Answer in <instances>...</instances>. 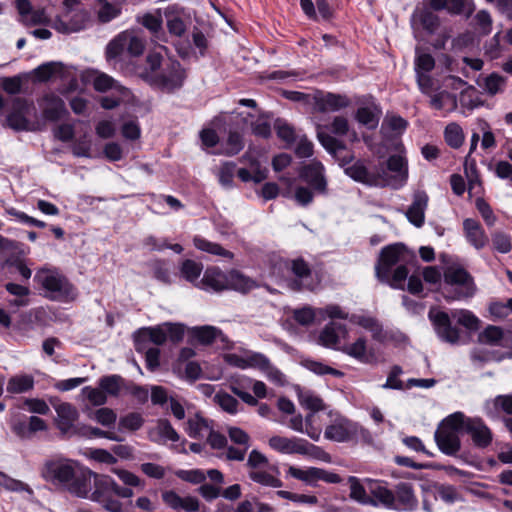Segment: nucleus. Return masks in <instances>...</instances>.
Returning <instances> with one entry per match:
<instances>
[{"mask_svg": "<svg viewBox=\"0 0 512 512\" xmlns=\"http://www.w3.org/2000/svg\"><path fill=\"white\" fill-rule=\"evenodd\" d=\"M92 478L94 480V491L91 493V500L100 503L108 512H123L121 502L115 497L131 498L133 490L130 487L120 486L110 476L99 475L90 470H75L74 477L69 481L66 488L78 497H88Z\"/></svg>", "mask_w": 512, "mask_h": 512, "instance_id": "f257e3e1", "label": "nucleus"}, {"mask_svg": "<svg viewBox=\"0 0 512 512\" xmlns=\"http://www.w3.org/2000/svg\"><path fill=\"white\" fill-rule=\"evenodd\" d=\"M416 259L414 252L402 243L383 247L375 265V274L379 281L394 288H402L409 271L407 265Z\"/></svg>", "mask_w": 512, "mask_h": 512, "instance_id": "f03ea898", "label": "nucleus"}, {"mask_svg": "<svg viewBox=\"0 0 512 512\" xmlns=\"http://www.w3.org/2000/svg\"><path fill=\"white\" fill-rule=\"evenodd\" d=\"M428 318L437 337L442 342L450 345H457L461 340V330L452 325V320H455L458 325L472 332L477 331L480 326V319L467 309H453L450 313H447L431 308L428 312Z\"/></svg>", "mask_w": 512, "mask_h": 512, "instance_id": "7ed1b4c3", "label": "nucleus"}, {"mask_svg": "<svg viewBox=\"0 0 512 512\" xmlns=\"http://www.w3.org/2000/svg\"><path fill=\"white\" fill-rule=\"evenodd\" d=\"M463 413L455 412L447 416L435 431V441L439 450L448 455H456L461 448L458 431L463 430Z\"/></svg>", "mask_w": 512, "mask_h": 512, "instance_id": "20e7f679", "label": "nucleus"}, {"mask_svg": "<svg viewBox=\"0 0 512 512\" xmlns=\"http://www.w3.org/2000/svg\"><path fill=\"white\" fill-rule=\"evenodd\" d=\"M34 280L42 286L46 295L52 300H63L74 295V286L56 269L42 268L36 272Z\"/></svg>", "mask_w": 512, "mask_h": 512, "instance_id": "39448f33", "label": "nucleus"}, {"mask_svg": "<svg viewBox=\"0 0 512 512\" xmlns=\"http://www.w3.org/2000/svg\"><path fill=\"white\" fill-rule=\"evenodd\" d=\"M345 174L354 181L368 186H386V184H390L384 163L376 165L359 159L345 167Z\"/></svg>", "mask_w": 512, "mask_h": 512, "instance_id": "423d86ee", "label": "nucleus"}, {"mask_svg": "<svg viewBox=\"0 0 512 512\" xmlns=\"http://www.w3.org/2000/svg\"><path fill=\"white\" fill-rule=\"evenodd\" d=\"M185 78V70L180 62L168 59L164 61L160 73L148 75L147 82L164 91L173 92L182 87Z\"/></svg>", "mask_w": 512, "mask_h": 512, "instance_id": "0eeeda50", "label": "nucleus"}, {"mask_svg": "<svg viewBox=\"0 0 512 512\" xmlns=\"http://www.w3.org/2000/svg\"><path fill=\"white\" fill-rule=\"evenodd\" d=\"M35 106L32 101L25 98L15 97L11 103V111L6 117L7 126L15 131H32L34 127L27 118Z\"/></svg>", "mask_w": 512, "mask_h": 512, "instance_id": "6e6552de", "label": "nucleus"}, {"mask_svg": "<svg viewBox=\"0 0 512 512\" xmlns=\"http://www.w3.org/2000/svg\"><path fill=\"white\" fill-rule=\"evenodd\" d=\"M89 22L90 14L86 9H69L53 20L52 28L59 33L70 34L85 29Z\"/></svg>", "mask_w": 512, "mask_h": 512, "instance_id": "1a4fd4ad", "label": "nucleus"}, {"mask_svg": "<svg viewBox=\"0 0 512 512\" xmlns=\"http://www.w3.org/2000/svg\"><path fill=\"white\" fill-rule=\"evenodd\" d=\"M445 283L456 286L454 295L450 298L462 299L469 298L474 295L475 285L472 276L462 267H448L444 272Z\"/></svg>", "mask_w": 512, "mask_h": 512, "instance_id": "9d476101", "label": "nucleus"}, {"mask_svg": "<svg viewBox=\"0 0 512 512\" xmlns=\"http://www.w3.org/2000/svg\"><path fill=\"white\" fill-rule=\"evenodd\" d=\"M75 470L72 462L58 459L47 461L41 473L46 481L67 487L69 481L74 477Z\"/></svg>", "mask_w": 512, "mask_h": 512, "instance_id": "9b49d317", "label": "nucleus"}, {"mask_svg": "<svg viewBox=\"0 0 512 512\" xmlns=\"http://www.w3.org/2000/svg\"><path fill=\"white\" fill-rule=\"evenodd\" d=\"M463 431L470 435L474 446L477 448L488 447L493 439L490 428L481 418H470L463 414Z\"/></svg>", "mask_w": 512, "mask_h": 512, "instance_id": "f8f14e48", "label": "nucleus"}, {"mask_svg": "<svg viewBox=\"0 0 512 512\" xmlns=\"http://www.w3.org/2000/svg\"><path fill=\"white\" fill-rule=\"evenodd\" d=\"M269 446L283 454H301L307 455L310 448L314 445L310 444L305 439L300 438H287L283 436H273L269 439Z\"/></svg>", "mask_w": 512, "mask_h": 512, "instance_id": "ddd939ff", "label": "nucleus"}, {"mask_svg": "<svg viewBox=\"0 0 512 512\" xmlns=\"http://www.w3.org/2000/svg\"><path fill=\"white\" fill-rule=\"evenodd\" d=\"M300 176L312 188L314 193L320 195L327 194L324 166L320 162H312L305 165L300 172Z\"/></svg>", "mask_w": 512, "mask_h": 512, "instance_id": "4468645a", "label": "nucleus"}, {"mask_svg": "<svg viewBox=\"0 0 512 512\" xmlns=\"http://www.w3.org/2000/svg\"><path fill=\"white\" fill-rule=\"evenodd\" d=\"M227 281V272L212 266L204 271L203 277L197 283V288L207 292L218 293L227 290Z\"/></svg>", "mask_w": 512, "mask_h": 512, "instance_id": "2eb2a0df", "label": "nucleus"}, {"mask_svg": "<svg viewBox=\"0 0 512 512\" xmlns=\"http://www.w3.org/2000/svg\"><path fill=\"white\" fill-rule=\"evenodd\" d=\"M163 502L177 512H197L200 508V501L194 496L181 497L174 490H166L161 494Z\"/></svg>", "mask_w": 512, "mask_h": 512, "instance_id": "dca6fc26", "label": "nucleus"}, {"mask_svg": "<svg viewBox=\"0 0 512 512\" xmlns=\"http://www.w3.org/2000/svg\"><path fill=\"white\" fill-rule=\"evenodd\" d=\"M387 178L390 186L394 188L401 187L408 178V168L406 160L400 155H392L384 164Z\"/></svg>", "mask_w": 512, "mask_h": 512, "instance_id": "f3484780", "label": "nucleus"}, {"mask_svg": "<svg viewBox=\"0 0 512 512\" xmlns=\"http://www.w3.org/2000/svg\"><path fill=\"white\" fill-rule=\"evenodd\" d=\"M428 201L429 197L425 191L418 190L414 192L412 203L405 213L408 221L417 228L424 225Z\"/></svg>", "mask_w": 512, "mask_h": 512, "instance_id": "a211bd4d", "label": "nucleus"}, {"mask_svg": "<svg viewBox=\"0 0 512 512\" xmlns=\"http://www.w3.org/2000/svg\"><path fill=\"white\" fill-rule=\"evenodd\" d=\"M315 108L322 113L325 112H337L343 108L349 106V99L340 94L334 93H323L318 91L314 95Z\"/></svg>", "mask_w": 512, "mask_h": 512, "instance_id": "6ab92c4d", "label": "nucleus"}, {"mask_svg": "<svg viewBox=\"0 0 512 512\" xmlns=\"http://www.w3.org/2000/svg\"><path fill=\"white\" fill-rule=\"evenodd\" d=\"M39 105L43 118L50 122L60 120L67 113L64 101L55 94H46Z\"/></svg>", "mask_w": 512, "mask_h": 512, "instance_id": "aec40b11", "label": "nucleus"}, {"mask_svg": "<svg viewBox=\"0 0 512 512\" xmlns=\"http://www.w3.org/2000/svg\"><path fill=\"white\" fill-rule=\"evenodd\" d=\"M166 340L167 332L165 331L164 324L152 328H144L135 335V349L141 352L148 343L162 345Z\"/></svg>", "mask_w": 512, "mask_h": 512, "instance_id": "412c9836", "label": "nucleus"}, {"mask_svg": "<svg viewBox=\"0 0 512 512\" xmlns=\"http://www.w3.org/2000/svg\"><path fill=\"white\" fill-rule=\"evenodd\" d=\"M367 490L371 498L376 500L377 506L382 505L388 509L395 507V495L381 481L365 479Z\"/></svg>", "mask_w": 512, "mask_h": 512, "instance_id": "4be33fe9", "label": "nucleus"}, {"mask_svg": "<svg viewBox=\"0 0 512 512\" xmlns=\"http://www.w3.org/2000/svg\"><path fill=\"white\" fill-rule=\"evenodd\" d=\"M395 495V507L398 511H413L417 508L418 501L413 493L411 484L400 483Z\"/></svg>", "mask_w": 512, "mask_h": 512, "instance_id": "5701e85b", "label": "nucleus"}, {"mask_svg": "<svg viewBox=\"0 0 512 512\" xmlns=\"http://www.w3.org/2000/svg\"><path fill=\"white\" fill-rule=\"evenodd\" d=\"M57 413V427L63 434H67L73 428L78 418L77 409L70 403H61L55 406Z\"/></svg>", "mask_w": 512, "mask_h": 512, "instance_id": "b1692460", "label": "nucleus"}, {"mask_svg": "<svg viewBox=\"0 0 512 512\" xmlns=\"http://www.w3.org/2000/svg\"><path fill=\"white\" fill-rule=\"evenodd\" d=\"M227 280V290H234L242 294H246L258 287L255 280L236 269L227 272Z\"/></svg>", "mask_w": 512, "mask_h": 512, "instance_id": "393cba45", "label": "nucleus"}, {"mask_svg": "<svg viewBox=\"0 0 512 512\" xmlns=\"http://www.w3.org/2000/svg\"><path fill=\"white\" fill-rule=\"evenodd\" d=\"M149 438L156 443H166L177 442L180 437L167 419H159L156 426L149 431Z\"/></svg>", "mask_w": 512, "mask_h": 512, "instance_id": "a878e982", "label": "nucleus"}, {"mask_svg": "<svg viewBox=\"0 0 512 512\" xmlns=\"http://www.w3.org/2000/svg\"><path fill=\"white\" fill-rule=\"evenodd\" d=\"M463 229L467 240L476 249H481L486 245L488 238L477 220L472 218L465 219L463 221Z\"/></svg>", "mask_w": 512, "mask_h": 512, "instance_id": "bb28decb", "label": "nucleus"}, {"mask_svg": "<svg viewBox=\"0 0 512 512\" xmlns=\"http://www.w3.org/2000/svg\"><path fill=\"white\" fill-rule=\"evenodd\" d=\"M485 414L490 418H497L500 411L512 415V394L498 395L484 404Z\"/></svg>", "mask_w": 512, "mask_h": 512, "instance_id": "cd10ccee", "label": "nucleus"}, {"mask_svg": "<svg viewBox=\"0 0 512 512\" xmlns=\"http://www.w3.org/2000/svg\"><path fill=\"white\" fill-rule=\"evenodd\" d=\"M164 16L169 33L175 37H182L186 32V24L177 6L172 5L165 8Z\"/></svg>", "mask_w": 512, "mask_h": 512, "instance_id": "c85d7f7f", "label": "nucleus"}, {"mask_svg": "<svg viewBox=\"0 0 512 512\" xmlns=\"http://www.w3.org/2000/svg\"><path fill=\"white\" fill-rule=\"evenodd\" d=\"M348 483L350 486V498L357 501L363 505H371L377 506L376 500L370 497V494L367 490V482L364 486L357 477L350 476L348 478Z\"/></svg>", "mask_w": 512, "mask_h": 512, "instance_id": "c756f323", "label": "nucleus"}, {"mask_svg": "<svg viewBox=\"0 0 512 512\" xmlns=\"http://www.w3.org/2000/svg\"><path fill=\"white\" fill-rule=\"evenodd\" d=\"M351 424L347 420H341L337 423L327 426L324 432V436L336 442H345L351 438L353 433Z\"/></svg>", "mask_w": 512, "mask_h": 512, "instance_id": "7c9ffc66", "label": "nucleus"}, {"mask_svg": "<svg viewBox=\"0 0 512 512\" xmlns=\"http://www.w3.org/2000/svg\"><path fill=\"white\" fill-rule=\"evenodd\" d=\"M93 86L96 91L106 92L108 90H113L125 97L128 95V89L119 84L116 80H114L111 76L105 73H99L95 76L93 80Z\"/></svg>", "mask_w": 512, "mask_h": 512, "instance_id": "2f4dec72", "label": "nucleus"}, {"mask_svg": "<svg viewBox=\"0 0 512 512\" xmlns=\"http://www.w3.org/2000/svg\"><path fill=\"white\" fill-rule=\"evenodd\" d=\"M291 271L298 278L291 283L294 290H301L302 288L311 289L310 285L303 284V281L310 277L311 270L309 265L302 259L297 258L291 261Z\"/></svg>", "mask_w": 512, "mask_h": 512, "instance_id": "473e14b6", "label": "nucleus"}, {"mask_svg": "<svg viewBox=\"0 0 512 512\" xmlns=\"http://www.w3.org/2000/svg\"><path fill=\"white\" fill-rule=\"evenodd\" d=\"M340 350L361 363L369 364L372 362L373 357L367 353L366 340L363 337L358 338L352 344L343 346Z\"/></svg>", "mask_w": 512, "mask_h": 512, "instance_id": "72a5a7b5", "label": "nucleus"}, {"mask_svg": "<svg viewBox=\"0 0 512 512\" xmlns=\"http://www.w3.org/2000/svg\"><path fill=\"white\" fill-rule=\"evenodd\" d=\"M512 359V352H505V353H497L493 351H488L486 349H480V348H474L470 352V359L479 367H482L485 363L489 361H497L500 362L503 359Z\"/></svg>", "mask_w": 512, "mask_h": 512, "instance_id": "f704fd0d", "label": "nucleus"}, {"mask_svg": "<svg viewBox=\"0 0 512 512\" xmlns=\"http://www.w3.org/2000/svg\"><path fill=\"white\" fill-rule=\"evenodd\" d=\"M193 243L194 246L200 251L228 259H233L234 257V254L231 251L226 250L220 244L211 242L201 236H195Z\"/></svg>", "mask_w": 512, "mask_h": 512, "instance_id": "c9c22d12", "label": "nucleus"}, {"mask_svg": "<svg viewBox=\"0 0 512 512\" xmlns=\"http://www.w3.org/2000/svg\"><path fill=\"white\" fill-rule=\"evenodd\" d=\"M349 321L370 331L374 339L380 340L382 338L383 328L376 318L362 314H353L349 317Z\"/></svg>", "mask_w": 512, "mask_h": 512, "instance_id": "e433bc0d", "label": "nucleus"}, {"mask_svg": "<svg viewBox=\"0 0 512 512\" xmlns=\"http://www.w3.org/2000/svg\"><path fill=\"white\" fill-rule=\"evenodd\" d=\"M139 22L149 30L154 37L160 39L161 35L164 36L161 9H156L152 13H145L139 18Z\"/></svg>", "mask_w": 512, "mask_h": 512, "instance_id": "4c0bfd02", "label": "nucleus"}, {"mask_svg": "<svg viewBox=\"0 0 512 512\" xmlns=\"http://www.w3.org/2000/svg\"><path fill=\"white\" fill-rule=\"evenodd\" d=\"M345 326L329 322L319 335V342L325 347H334L339 342V333L345 332Z\"/></svg>", "mask_w": 512, "mask_h": 512, "instance_id": "58836bf2", "label": "nucleus"}, {"mask_svg": "<svg viewBox=\"0 0 512 512\" xmlns=\"http://www.w3.org/2000/svg\"><path fill=\"white\" fill-rule=\"evenodd\" d=\"M212 426L210 422L196 414L194 417H191L187 421L186 432L189 437L194 439L203 438L206 433H209Z\"/></svg>", "mask_w": 512, "mask_h": 512, "instance_id": "ea45409f", "label": "nucleus"}, {"mask_svg": "<svg viewBox=\"0 0 512 512\" xmlns=\"http://www.w3.org/2000/svg\"><path fill=\"white\" fill-rule=\"evenodd\" d=\"M202 271V263L191 259L184 260L180 266V276L192 283L195 287H197V283L200 281L199 277Z\"/></svg>", "mask_w": 512, "mask_h": 512, "instance_id": "a19ab883", "label": "nucleus"}, {"mask_svg": "<svg viewBox=\"0 0 512 512\" xmlns=\"http://www.w3.org/2000/svg\"><path fill=\"white\" fill-rule=\"evenodd\" d=\"M34 388V378L31 375L22 374L11 377L7 383V392L12 394L25 393Z\"/></svg>", "mask_w": 512, "mask_h": 512, "instance_id": "79ce46f5", "label": "nucleus"}, {"mask_svg": "<svg viewBox=\"0 0 512 512\" xmlns=\"http://www.w3.org/2000/svg\"><path fill=\"white\" fill-rule=\"evenodd\" d=\"M504 331L499 326L488 325L478 334V342L490 346H502Z\"/></svg>", "mask_w": 512, "mask_h": 512, "instance_id": "37998d69", "label": "nucleus"}, {"mask_svg": "<svg viewBox=\"0 0 512 512\" xmlns=\"http://www.w3.org/2000/svg\"><path fill=\"white\" fill-rule=\"evenodd\" d=\"M297 395L300 405L305 409L314 413L324 409L322 399L312 391L298 389Z\"/></svg>", "mask_w": 512, "mask_h": 512, "instance_id": "c03bdc74", "label": "nucleus"}, {"mask_svg": "<svg viewBox=\"0 0 512 512\" xmlns=\"http://www.w3.org/2000/svg\"><path fill=\"white\" fill-rule=\"evenodd\" d=\"M124 45H126V51L131 56H139L143 53L145 44L141 37L131 31H124Z\"/></svg>", "mask_w": 512, "mask_h": 512, "instance_id": "a18cd8bd", "label": "nucleus"}, {"mask_svg": "<svg viewBox=\"0 0 512 512\" xmlns=\"http://www.w3.org/2000/svg\"><path fill=\"white\" fill-rule=\"evenodd\" d=\"M123 385V378L119 375H108L100 378L99 387L105 394L118 396Z\"/></svg>", "mask_w": 512, "mask_h": 512, "instance_id": "49530a36", "label": "nucleus"}, {"mask_svg": "<svg viewBox=\"0 0 512 512\" xmlns=\"http://www.w3.org/2000/svg\"><path fill=\"white\" fill-rule=\"evenodd\" d=\"M420 25L428 34H434L439 27V17L428 9L421 10L416 15Z\"/></svg>", "mask_w": 512, "mask_h": 512, "instance_id": "de8ad7c7", "label": "nucleus"}, {"mask_svg": "<svg viewBox=\"0 0 512 512\" xmlns=\"http://www.w3.org/2000/svg\"><path fill=\"white\" fill-rule=\"evenodd\" d=\"M356 119L367 128L374 129L379 122V112L370 107H360L356 112Z\"/></svg>", "mask_w": 512, "mask_h": 512, "instance_id": "09e8293b", "label": "nucleus"}, {"mask_svg": "<svg viewBox=\"0 0 512 512\" xmlns=\"http://www.w3.org/2000/svg\"><path fill=\"white\" fill-rule=\"evenodd\" d=\"M249 478L263 486L279 488L282 487L283 483L280 479L274 477L270 473L263 470H252L249 472Z\"/></svg>", "mask_w": 512, "mask_h": 512, "instance_id": "8fccbe9b", "label": "nucleus"}, {"mask_svg": "<svg viewBox=\"0 0 512 512\" xmlns=\"http://www.w3.org/2000/svg\"><path fill=\"white\" fill-rule=\"evenodd\" d=\"M445 141L452 148H459L464 141L461 127L456 123H450L445 128Z\"/></svg>", "mask_w": 512, "mask_h": 512, "instance_id": "3c124183", "label": "nucleus"}, {"mask_svg": "<svg viewBox=\"0 0 512 512\" xmlns=\"http://www.w3.org/2000/svg\"><path fill=\"white\" fill-rule=\"evenodd\" d=\"M288 474L295 479L301 480L308 484H313L318 481V468L310 467L308 469H301L294 466H290Z\"/></svg>", "mask_w": 512, "mask_h": 512, "instance_id": "603ef678", "label": "nucleus"}, {"mask_svg": "<svg viewBox=\"0 0 512 512\" xmlns=\"http://www.w3.org/2000/svg\"><path fill=\"white\" fill-rule=\"evenodd\" d=\"M126 51V45H124L123 32L117 35L111 40L106 46V59L108 61L121 57Z\"/></svg>", "mask_w": 512, "mask_h": 512, "instance_id": "864d4df0", "label": "nucleus"}, {"mask_svg": "<svg viewBox=\"0 0 512 512\" xmlns=\"http://www.w3.org/2000/svg\"><path fill=\"white\" fill-rule=\"evenodd\" d=\"M506 78L497 74L491 73L484 79L483 89L487 94L494 96L503 91V86L505 85Z\"/></svg>", "mask_w": 512, "mask_h": 512, "instance_id": "5fc2aeb1", "label": "nucleus"}, {"mask_svg": "<svg viewBox=\"0 0 512 512\" xmlns=\"http://www.w3.org/2000/svg\"><path fill=\"white\" fill-rule=\"evenodd\" d=\"M446 10L453 15L470 17L474 11V5L471 0H449Z\"/></svg>", "mask_w": 512, "mask_h": 512, "instance_id": "6e6d98bb", "label": "nucleus"}, {"mask_svg": "<svg viewBox=\"0 0 512 512\" xmlns=\"http://www.w3.org/2000/svg\"><path fill=\"white\" fill-rule=\"evenodd\" d=\"M274 129L283 141L290 144L296 140L294 128L286 120L277 118L274 122Z\"/></svg>", "mask_w": 512, "mask_h": 512, "instance_id": "4d7b16f0", "label": "nucleus"}, {"mask_svg": "<svg viewBox=\"0 0 512 512\" xmlns=\"http://www.w3.org/2000/svg\"><path fill=\"white\" fill-rule=\"evenodd\" d=\"M144 424V418L140 413L131 412L122 416L119 420V428L129 431H137Z\"/></svg>", "mask_w": 512, "mask_h": 512, "instance_id": "13d9d810", "label": "nucleus"}, {"mask_svg": "<svg viewBox=\"0 0 512 512\" xmlns=\"http://www.w3.org/2000/svg\"><path fill=\"white\" fill-rule=\"evenodd\" d=\"M0 486L6 490L13 492L26 491L29 494H33L32 489L24 482L11 478L3 472H0Z\"/></svg>", "mask_w": 512, "mask_h": 512, "instance_id": "bf43d9fd", "label": "nucleus"}, {"mask_svg": "<svg viewBox=\"0 0 512 512\" xmlns=\"http://www.w3.org/2000/svg\"><path fill=\"white\" fill-rule=\"evenodd\" d=\"M146 63L148 65L149 70H146L142 74V77L147 82L148 75L160 73V70L162 69L164 62H163V57H162L161 53L154 51V52H150L147 55Z\"/></svg>", "mask_w": 512, "mask_h": 512, "instance_id": "052dcab7", "label": "nucleus"}, {"mask_svg": "<svg viewBox=\"0 0 512 512\" xmlns=\"http://www.w3.org/2000/svg\"><path fill=\"white\" fill-rule=\"evenodd\" d=\"M303 365L305 368H307L309 371L317 374V375H325V374H331L336 377L343 376V373L337 369H334L330 366H327L321 362L314 361V360H305L303 362Z\"/></svg>", "mask_w": 512, "mask_h": 512, "instance_id": "680f3d73", "label": "nucleus"}, {"mask_svg": "<svg viewBox=\"0 0 512 512\" xmlns=\"http://www.w3.org/2000/svg\"><path fill=\"white\" fill-rule=\"evenodd\" d=\"M19 407L21 409H26L31 413L40 415H47L50 412L48 404L44 400L38 398H27Z\"/></svg>", "mask_w": 512, "mask_h": 512, "instance_id": "e2e57ef3", "label": "nucleus"}, {"mask_svg": "<svg viewBox=\"0 0 512 512\" xmlns=\"http://www.w3.org/2000/svg\"><path fill=\"white\" fill-rule=\"evenodd\" d=\"M236 165L233 162H224L218 172V179L220 184L225 188H231L233 185V178Z\"/></svg>", "mask_w": 512, "mask_h": 512, "instance_id": "0e129e2a", "label": "nucleus"}, {"mask_svg": "<svg viewBox=\"0 0 512 512\" xmlns=\"http://www.w3.org/2000/svg\"><path fill=\"white\" fill-rule=\"evenodd\" d=\"M220 331L213 326H201L196 327L193 330L194 336L201 342L202 344H210L212 343Z\"/></svg>", "mask_w": 512, "mask_h": 512, "instance_id": "69168bd1", "label": "nucleus"}, {"mask_svg": "<svg viewBox=\"0 0 512 512\" xmlns=\"http://www.w3.org/2000/svg\"><path fill=\"white\" fill-rule=\"evenodd\" d=\"M246 365L248 368H254L262 371L265 368H268L269 359L262 353L246 351Z\"/></svg>", "mask_w": 512, "mask_h": 512, "instance_id": "338daca9", "label": "nucleus"}, {"mask_svg": "<svg viewBox=\"0 0 512 512\" xmlns=\"http://www.w3.org/2000/svg\"><path fill=\"white\" fill-rule=\"evenodd\" d=\"M120 14V9L110 3L105 2L97 11L98 21L101 23H108L111 20L115 19Z\"/></svg>", "mask_w": 512, "mask_h": 512, "instance_id": "774afa93", "label": "nucleus"}]
</instances>
